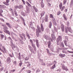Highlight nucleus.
<instances>
[{
  "mask_svg": "<svg viewBox=\"0 0 73 73\" xmlns=\"http://www.w3.org/2000/svg\"><path fill=\"white\" fill-rule=\"evenodd\" d=\"M56 40L57 42H58L59 41H61L62 40V37L61 36H58Z\"/></svg>",
  "mask_w": 73,
  "mask_h": 73,
  "instance_id": "obj_6",
  "label": "nucleus"
},
{
  "mask_svg": "<svg viewBox=\"0 0 73 73\" xmlns=\"http://www.w3.org/2000/svg\"><path fill=\"white\" fill-rule=\"evenodd\" d=\"M26 9L27 11H29V7H27Z\"/></svg>",
  "mask_w": 73,
  "mask_h": 73,
  "instance_id": "obj_59",
  "label": "nucleus"
},
{
  "mask_svg": "<svg viewBox=\"0 0 73 73\" xmlns=\"http://www.w3.org/2000/svg\"><path fill=\"white\" fill-rule=\"evenodd\" d=\"M60 51V48H58V49H57V52L58 53V52H59Z\"/></svg>",
  "mask_w": 73,
  "mask_h": 73,
  "instance_id": "obj_60",
  "label": "nucleus"
},
{
  "mask_svg": "<svg viewBox=\"0 0 73 73\" xmlns=\"http://www.w3.org/2000/svg\"><path fill=\"white\" fill-rule=\"evenodd\" d=\"M31 73V71L30 70H28L27 71V73Z\"/></svg>",
  "mask_w": 73,
  "mask_h": 73,
  "instance_id": "obj_58",
  "label": "nucleus"
},
{
  "mask_svg": "<svg viewBox=\"0 0 73 73\" xmlns=\"http://www.w3.org/2000/svg\"><path fill=\"white\" fill-rule=\"evenodd\" d=\"M50 40H51V41H52V42H53V40H54V39H53V38H52L50 37Z\"/></svg>",
  "mask_w": 73,
  "mask_h": 73,
  "instance_id": "obj_49",
  "label": "nucleus"
},
{
  "mask_svg": "<svg viewBox=\"0 0 73 73\" xmlns=\"http://www.w3.org/2000/svg\"><path fill=\"white\" fill-rule=\"evenodd\" d=\"M52 22L53 24L54 25H57V24H56V20L54 18L52 19Z\"/></svg>",
  "mask_w": 73,
  "mask_h": 73,
  "instance_id": "obj_13",
  "label": "nucleus"
},
{
  "mask_svg": "<svg viewBox=\"0 0 73 73\" xmlns=\"http://www.w3.org/2000/svg\"><path fill=\"white\" fill-rule=\"evenodd\" d=\"M63 16L64 20L66 21L67 20V17H66V16H65V14H63Z\"/></svg>",
  "mask_w": 73,
  "mask_h": 73,
  "instance_id": "obj_24",
  "label": "nucleus"
},
{
  "mask_svg": "<svg viewBox=\"0 0 73 73\" xmlns=\"http://www.w3.org/2000/svg\"><path fill=\"white\" fill-rule=\"evenodd\" d=\"M3 31L5 33H7L8 35H10L11 34H10V33L9 31H8V27L6 26H4L3 27Z\"/></svg>",
  "mask_w": 73,
  "mask_h": 73,
  "instance_id": "obj_2",
  "label": "nucleus"
},
{
  "mask_svg": "<svg viewBox=\"0 0 73 73\" xmlns=\"http://www.w3.org/2000/svg\"><path fill=\"white\" fill-rule=\"evenodd\" d=\"M67 11H68V9H65L64 10V12H67Z\"/></svg>",
  "mask_w": 73,
  "mask_h": 73,
  "instance_id": "obj_63",
  "label": "nucleus"
},
{
  "mask_svg": "<svg viewBox=\"0 0 73 73\" xmlns=\"http://www.w3.org/2000/svg\"><path fill=\"white\" fill-rule=\"evenodd\" d=\"M30 41L31 43V44H32L33 43V41H32V40H31V39L30 40Z\"/></svg>",
  "mask_w": 73,
  "mask_h": 73,
  "instance_id": "obj_57",
  "label": "nucleus"
},
{
  "mask_svg": "<svg viewBox=\"0 0 73 73\" xmlns=\"http://www.w3.org/2000/svg\"><path fill=\"white\" fill-rule=\"evenodd\" d=\"M61 14V12L58 11L57 14V15H60Z\"/></svg>",
  "mask_w": 73,
  "mask_h": 73,
  "instance_id": "obj_53",
  "label": "nucleus"
},
{
  "mask_svg": "<svg viewBox=\"0 0 73 73\" xmlns=\"http://www.w3.org/2000/svg\"><path fill=\"white\" fill-rule=\"evenodd\" d=\"M20 42L22 44H24V42H23V41H22V40H20Z\"/></svg>",
  "mask_w": 73,
  "mask_h": 73,
  "instance_id": "obj_55",
  "label": "nucleus"
},
{
  "mask_svg": "<svg viewBox=\"0 0 73 73\" xmlns=\"http://www.w3.org/2000/svg\"><path fill=\"white\" fill-rule=\"evenodd\" d=\"M14 13L16 16H18V15H17V12H16V10H14Z\"/></svg>",
  "mask_w": 73,
  "mask_h": 73,
  "instance_id": "obj_30",
  "label": "nucleus"
},
{
  "mask_svg": "<svg viewBox=\"0 0 73 73\" xmlns=\"http://www.w3.org/2000/svg\"><path fill=\"white\" fill-rule=\"evenodd\" d=\"M50 18H51L52 19H54V17L53 16V15L52 14H50Z\"/></svg>",
  "mask_w": 73,
  "mask_h": 73,
  "instance_id": "obj_35",
  "label": "nucleus"
},
{
  "mask_svg": "<svg viewBox=\"0 0 73 73\" xmlns=\"http://www.w3.org/2000/svg\"><path fill=\"white\" fill-rule=\"evenodd\" d=\"M13 63L14 65H16V61H14Z\"/></svg>",
  "mask_w": 73,
  "mask_h": 73,
  "instance_id": "obj_64",
  "label": "nucleus"
},
{
  "mask_svg": "<svg viewBox=\"0 0 73 73\" xmlns=\"http://www.w3.org/2000/svg\"><path fill=\"white\" fill-rule=\"evenodd\" d=\"M56 68V66H55V64L53 65L51 67H50V69H54Z\"/></svg>",
  "mask_w": 73,
  "mask_h": 73,
  "instance_id": "obj_25",
  "label": "nucleus"
},
{
  "mask_svg": "<svg viewBox=\"0 0 73 73\" xmlns=\"http://www.w3.org/2000/svg\"><path fill=\"white\" fill-rule=\"evenodd\" d=\"M33 48L35 52H36V47H33Z\"/></svg>",
  "mask_w": 73,
  "mask_h": 73,
  "instance_id": "obj_52",
  "label": "nucleus"
},
{
  "mask_svg": "<svg viewBox=\"0 0 73 73\" xmlns=\"http://www.w3.org/2000/svg\"><path fill=\"white\" fill-rule=\"evenodd\" d=\"M67 0H64L63 1V4H65Z\"/></svg>",
  "mask_w": 73,
  "mask_h": 73,
  "instance_id": "obj_47",
  "label": "nucleus"
},
{
  "mask_svg": "<svg viewBox=\"0 0 73 73\" xmlns=\"http://www.w3.org/2000/svg\"><path fill=\"white\" fill-rule=\"evenodd\" d=\"M65 31L66 33H68V31L70 33H73V31L71 29V28L70 27H67V28H65Z\"/></svg>",
  "mask_w": 73,
  "mask_h": 73,
  "instance_id": "obj_3",
  "label": "nucleus"
},
{
  "mask_svg": "<svg viewBox=\"0 0 73 73\" xmlns=\"http://www.w3.org/2000/svg\"><path fill=\"white\" fill-rule=\"evenodd\" d=\"M26 35H27V37H28V38L29 39L30 38V36H29V34L28 33H27Z\"/></svg>",
  "mask_w": 73,
  "mask_h": 73,
  "instance_id": "obj_38",
  "label": "nucleus"
},
{
  "mask_svg": "<svg viewBox=\"0 0 73 73\" xmlns=\"http://www.w3.org/2000/svg\"><path fill=\"white\" fill-rule=\"evenodd\" d=\"M60 27L62 32H64V25L62 24H61Z\"/></svg>",
  "mask_w": 73,
  "mask_h": 73,
  "instance_id": "obj_11",
  "label": "nucleus"
},
{
  "mask_svg": "<svg viewBox=\"0 0 73 73\" xmlns=\"http://www.w3.org/2000/svg\"><path fill=\"white\" fill-rule=\"evenodd\" d=\"M11 46L12 47V48H15L16 47V45H15V44H13V43L12 44H11Z\"/></svg>",
  "mask_w": 73,
  "mask_h": 73,
  "instance_id": "obj_27",
  "label": "nucleus"
},
{
  "mask_svg": "<svg viewBox=\"0 0 73 73\" xmlns=\"http://www.w3.org/2000/svg\"><path fill=\"white\" fill-rule=\"evenodd\" d=\"M60 9H61V7L62 6V3H60L59 5Z\"/></svg>",
  "mask_w": 73,
  "mask_h": 73,
  "instance_id": "obj_34",
  "label": "nucleus"
},
{
  "mask_svg": "<svg viewBox=\"0 0 73 73\" xmlns=\"http://www.w3.org/2000/svg\"><path fill=\"white\" fill-rule=\"evenodd\" d=\"M67 52H68L69 53H72L73 54V52L72 51H70L69 50H67Z\"/></svg>",
  "mask_w": 73,
  "mask_h": 73,
  "instance_id": "obj_51",
  "label": "nucleus"
},
{
  "mask_svg": "<svg viewBox=\"0 0 73 73\" xmlns=\"http://www.w3.org/2000/svg\"><path fill=\"white\" fill-rule=\"evenodd\" d=\"M30 50H31V52H32V53H35V52H34V51H33V49H32V48L31 49H30Z\"/></svg>",
  "mask_w": 73,
  "mask_h": 73,
  "instance_id": "obj_46",
  "label": "nucleus"
},
{
  "mask_svg": "<svg viewBox=\"0 0 73 73\" xmlns=\"http://www.w3.org/2000/svg\"><path fill=\"white\" fill-rule=\"evenodd\" d=\"M33 7L34 10L35 11V12H37L38 11V10L37 9V8H36V7H35V6H33Z\"/></svg>",
  "mask_w": 73,
  "mask_h": 73,
  "instance_id": "obj_21",
  "label": "nucleus"
},
{
  "mask_svg": "<svg viewBox=\"0 0 73 73\" xmlns=\"http://www.w3.org/2000/svg\"><path fill=\"white\" fill-rule=\"evenodd\" d=\"M26 3L29 7H32V6L31 5V4H29L27 1H26Z\"/></svg>",
  "mask_w": 73,
  "mask_h": 73,
  "instance_id": "obj_26",
  "label": "nucleus"
},
{
  "mask_svg": "<svg viewBox=\"0 0 73 73\" xmlns=\"http://www.w3.org/2000/svg\"><path fill=\"white\" fill-rule=\"evenodd\" d=\"M66 25H67L68 26V27H69V25H70L69 22L68 21L67 22Z\"/></svg>",
  "mask_w": 73,
  "mask_h": 73,
  "instance_id": "obj_42",
  "label": "nucleus"
},
{
  "mask_svg": "<svg viewBox=\"0 0 73 73\" xmlns=\"http://www.w3.org/2000/svg\"><path fill=\"white\" fill-rule=\"evenodd\" d=\"M23 64V63L22 62H21L19 63V65L20 66H21V65H22Z\"/></svg>",
  "mask_w": 73,
  "mask_h": 73,
  "instance_id": "obj_56",
  "label": "nucleus"
},
{
  "mask_svg": "<svg viewBox=\"0 0 73 73\" xmlns=\"http://www.w3.org/2000/svg\"><path fill=\"white\" fill-rule=\"evenodd\" d=\"M52 22L50 21L49 23V28H51V27H52Z\"/></svg>",
  "mask_w": 73,
  "mask_h": 73,
  "instance_id": "obj_23",
  "label": "nucleus"
},
{
  "mask_svg": "<svg viewBox=\"0 0 73 73\" xmlns=\"http://www.w3.org/2000/svg\"><path fill=\"white\" fill-rule=\"evenodd\" d=\"M10 11H11V12L12 13V15L13 16V15H14V13H13V9H10Z\"/></svg>",
  "mask_w": 73,
  "mask_h": 73,
  "instance_id": "obj_31",
  "label": "nucleus"
},
{
  "mask_svg": "<svg viewBox=\"0 0 73 73\" xmlns=\"http://www.w3.org/2000/svg\"><path fill=\"white\" fill-rule=\"evenodd\" d=\"M51 37H52V38H53V39L54 40V41H55V40H56V37L54 35V34H51Z\"/></svg>",
  "mask_w": 73,
  "mask_h": 73,
  "instance_id": "obj_15",
  "label": "nucleus"
},
{
  "mask_svg": "<svg viewBox=\"0 0 73 73\" xmlns=\"http://www.w3.org/2000/svg\"><path fill=\"white\" fill-rule=\"evenodd\" d=\"M0 8L4 9L6 8V6L5 5H0Z\"/></svg>",
  "mask_w": 73,
  "mask_h": 73,
  "instance_id": "obj_12",
  "label": "nucleus"
},
{
  "mask_svg": "<svg viewBox=\"0 0 73 73\" xmlns=\"http://www.w3.org/2000/svg\"><path fill=\"white\" fill-rule=\"evenodd\" d=\"M2 49L3 50H1V51L3 53H7V50L5 49V48H4L3 46H2Z\"/></svg>",
  "mask_w": 73,
  "mask_h": 73,
  "instance_id": "obj_7",
  "label": "nucleus"
},
{
  "mask_svg": "<svg viewBox=\"0 0 73 73\" xmlns=\"http://www.w3.org/2000/svg\"><path fill=\"white\" fill-rule=\"evenodd\" d=\"M7 64H9V63H10V62H11V58L10 57H8L7 58Z\"/></svg>",
  "mask_w": 73,
  "mask_h": 73,
  "instance_id": "obj_9",
  "label": "nucleus"
},
{
  "mask_svg": "<svg viewBox=\"0 0 73 73\" xmlns=\"http://www.w3.org/2000/svg\"><path fill=\"white\" fill-rule=\"evenodd\" d=\"M3 12V10L1 9H0V16H2V17H3V16L2 15V13Z\"/></svg>",
  "mask_w": 73,
  "mask_h": 73,
  "instance_id": "obj_16",
  "label": "nucleus"
},
{
  "mask_svg": "<svg viewBox=\"0 0 73 73\" xmlns=\"http://www.w3.org/2000/svg\"><path fill=\"white\" fill-rule=\"evenodd\" d=\"M29 57L28 56H27L26 57L25 59V62H27V61H28V60H29Z\"/></svg>",
  "mask_w": 73,
  "mask_h": 73,
  "instance_id": "obj_20",
  "label": "nucleus"
},
{
  "mask_svg": "<svg viewBox=\"0 0 73 73\" xmlns=\"http://www.w3.org/2000/svg\"><path fill=\"white\" fill-rule=\"evenodd\" d=\"M45 21L48 22V15H46L45 18Z\"/></svg>",
  "mask_w": 73,
  "mask_h": 73,
  "instance_id": "obj_17",
  "label": "nucleus"
},
{
  "mask_svg": "<svg viewBox=\"0 0 73 73\" xmlns=\"http://www.w3.org/2000/svg\"><path fill=\"white\" fill-rule=\"evenodd\" d=\"M22 15L23 16H26L25 13L23 12H22Z\"/></svg>",
  "mask_w": 73,
  "mask_h": 73,
  "instance_id": "obj_43",
  "label": "nucleus"
},
{
  "mask_svg": "<svg viewBox=\"0 0 73 73\" xmlns=\"http://www.w3.org/2000/svg\"><path fill=\"white\" fill-rule=\"evenodd\" d=\"M65 6H63L62 7L61 9H61V11H64V9H65Z\"/></svg>",
  "mask_w": 73,
  "mask_h": 73,
  "instance_id": "obj_28",
  "label": "nucleus"
},
{
  "mask_svg": "<svg viewBox=\"0 0 73 73\" xmlns=\"http://www.w3.org/2000/svg\"><path fill=\"white\" fill-rule=\"evenodd\" d=\"M0 20H1V21H3V22H4V20L2 18H0Z\"/></svg>",
  "mask_w": 73,
  "mask_h": 73,
  "instance_id": "obj_54",
  "label": "nucleus"
},
{
  "mask_svg": "<svg viewBox=\"0 0 73 73\" xmlns=\"http://www.w3.org/2000/svg\"><path fill=\"white\" fill-rule=\"evenodd\" d=\"M25 64H27V67H29V66H31V64H30V63L29 62H27L25 63Z\"/></svg>",
  "mask_w": 73,
  "mask_h": 73,
  "instance_id": "obj_19",
  "label": "nucleus"
},
{
  "mask_svg": "<svg viewBox=\"0 0 73 73\" xmlns=\"http://www.w3.org/2000/svg\"><path fill=\"white\" fill-rule=\"evenodd\" d=\"M50 45H51V42L50 41H49L48 43V48H50Z\"/></svg>",
  "mask_w": 73,
  "mask_h": 73,
  "instance_id": "obj_22",
  "label": "nucleus"
},
{
  "mask_svg": "<svg viewBox=\"0 0 73 73\" xmlns=\"http://www.w3.org/2000/svg\"><path fill=\"white\" fill-rule=\"evenodd\" d=\"M54 31H55L56 32L57 31V28L55 26H54Z\"/></svg>",
  "mask_w": 73,
  "mask_h": 73,
  "instance_id": "obj_37",
  "label": "nucleus"
},
{
  "mask_svg": "<svg viewBox=\"0 0 73 73\" xmlns=\"http://www.w3.org/2000/svg\"><path fill=\"white\" fill-rule=\"evenodd\" d=\"M9 3L8 2L6 1V2H3V4L5 5H9V3Z\"/></svg>",
  "mask_w": 73,
  "mask_h": 73,
  "instance_id": "obj_29",
  "label": "nucleus"
},
{
  "mask_svg": "<svg viewBox=\"0 0 73 73\" xmlns=\"http://www.w3.org/2000/svg\"><path fill=\"white\" fill-rule=\"evenodd\" d=\"M68 37L66 36L65 37V38L64 40V42L65 44V45L66 46H68V44H66V42H67V41H68Z\"/></svg>",
  "mask_w": 73,
  "mask_h": 73,
  "instance_id": "obj_5",
  "label": "nucleus"
},
{
  "mask_svg": "<svg viewBox=\"0 0 73 73\" xmlns=\"http://www.w3.org/2000/svg\"><path fill=\"white\" fill-rule=\"evenodd\" d=\"M4 35H1V40H3V38H4Z\"/></svg>",
  "mask_w": 73,
  "mask_h": 73,
  "instance_id": "obj_36",
  "label": "nucleus"
},
{
  "mask_svg": "<svg viewBox=\"0 0 73 73\" xmlns=\"http://www.w3.org/2000/svg\"><path fill=\"white\" fill-rule=\"evenodd\" d=\"M12 54L13 56H12V54H9V56H10V57H13V56H14V55H13V53H12Z\"/></svg>",
  "mask_w": 73,
  "mask_h": 73,
  "instance_id": "obj_44",
  "label": "nucleus"
},
{
  "mask_svg": "<svg viewBox=\"0 0 73 73\" xmlns=\"http://www.w3.org/2000/svg\"><path fill=\"white\" fill-rule=\"evenodd\" d=\"M16 70V69L11 70V73H13V72H15Z\"/></svg>",
  "mask_w": 73,
  "mask_h": 73,
  "instance_id": "obj_41",
  "label": "nucleus"
},
{
  "mask_svg": "<svg viewBox=\"0 0 73 73\" xmlns=\"http://www.w3.org/2000/svg\"><path fill=\"white\" fill-rule=\"evenodd\" d=\"M47 52L48 53V54H50V53L49 52V51L48 49H46Z\"/></svg>",
  "mask_w": 73,
  "mask_h": 73,
  "instance_id": "obj_48",
  "label": "nucleus"
},
{
  "mask_svg": "<svg viewBox=\"0 0 73 73\" xmlns=\"http://www.w3.org/2000/svg\"><path fill=\"white\" fill-rule=\"evenodd\" d=\"M40 72V70H39V69H37L36 71V72L38 73V72Z\"/></svg>",
  "mask_w": 73,
  "mask_h": 73,
  "instance_id": "obj_61",
  "label": "nucleus"
},
{
  "mask_svg": "<svg viewBox=\"0 0 73 73\" xmlns=\"http://www.w3.org/2000/svg\"><path fill=\"white\" fill-rule=\"evenodd\" d=\"M36 30V36L37 37H39L40 35L39 33H42L43 32H44V27L43 25L42 24H41V27H39L38 26H37Z\"/></svg>",
  "mask_w": 73,
  "mask_h": 73,
  "instance_id": "obj_1",
  "label": "nucleus"
},
{
  "mask_svg": "<svg viewBox=\"0 0 73 73\" xmlns=\"http://www.w3.org/2000/svg\"><path fill=\"white\" fill-rule=\"evenodd\" d=\"M19 9H24V7L22 5H19L18 6Z\"/></svg>",
  "mask_w": 73,
  "mask_h": 73,
  "instance_id": "obj_14",
  "label": "nucleus"
},
{
  "mask_svg": "<svg viewBox=\"0 0 73 73\" xmlns=\"http://www.w3.org/2000/svg\"><path fill=\"white\" fill-rule=\"evenodd\" d=\"M14 8L15 9H17V8H19V6L17 5L15 6L14 7Z\"/></svg>",
  "mask_w": 73,
  "mask_h": 73,
  "instance_id": "obj_45",
  "label": "nucleus"
},
{
  "mask_svg": "<svg viewBox=\"0 0 73 73\" xmlns=\"http://www.w3.org/2000/svg\"><path fill=\"white\" fill-rule=\"evenodd\" d=\"M62 51V52L63 53H66V51H65V50H63Z\"/></svg>",
  "mask_w": 73,
  "mask_h": 73,
  "instance_id": "obj_62",
  "label": "nucleus"
},
{
  "mask_svg": "<svg viewBox=\"0 0 73 73\" xmlns=\"http://www.w3.org/2000/svg\"><path fill=\"white\" fill-rule=\"evenodd\" d=\"M21 0L23 2V4L25 5V1H24V0Z\"/></svg>",
  "mask_w": 73,
  "mask_h": 73,
  "instance_id": "obj_50",
  "label": "nucleus"
},
{
  "mask_svg": "<svg viewBox=\"0 0 73 73\" xmlns=\"http://www.w3.org/2000/svg\"><path fill=\"white\" fill-rule=\"evenodd\" d=\"M61 65L62 66V68L63 70H65L66 72H67V71H68L69 70L67 68V67H66L64 64H61Z\"/></svg>",
  "mask_w": 73,
  "mask_h": 73,
  "instance_id": "obj_4",
  "label": "nucleus"
},
{
  "mask_svg": "<svg viewBox=\"0 0 73 73\" xmlns=\"http://www.w3.org/2000/svg\"><path fill=\"white\" fill-rule=\"evenodd\" d=\"M43 37H44V38H45V39H46V40H50V39L51 38H50V37L47 35H44Z\"/></svg>",
  "mask_w": 73,
  "mask_h": 73,
  "instance_id": "obj_10",
  "label": "nucleus"
},
{
  "mask_svg": "<svg viewBox=\"0 0 73 73\" xmlns=\"http://www.w3.org/2000/svg\"><path fill=\"white\" fill-rule=\"evenodd\" d=\"M6 24L7 26L9 28H12V27H11L10 24L8 23H6Z\"/></svg>",
  "mask_w": 73,
  "mask_h": 73,
  "instance_id": "obj_18",
  "label": "nucleus"
},
{
  "mask_svg": "<svg viewBox=\"0 0 73 73\" xmlns=\"http://www.w3.org/2000/svg\"><path fill=\"white\" fill-rule=\"evenodd\" d=\"M44 3H43V2H42L41 4V7H42V8H43V7H44Z\"/></svg>",
  "mask_w": 73,
  "mask_h": 73,
  "instance_id": "obj_40",
  "label": "nucleus"
},
{
  "mask_svg": "<svg viewBox=\"0 0 73 73\" xmlns=\"http://www.w3.org/2000/svg\"><path fill=\"white\" fill-rule=\"evenodd\" d=\"M60 46L62 47H64V44L62 42Z\"/></svg>",
  "mask_w": 73,
  "mask_h": 73,
  "instance_id": "obj_32",
  "label": "nucleus"
},
{
  "mask_svg": "<svg viewBox=\"0 0 73 73\" xmlns=\"http://www.w3.org/2000/svg\"><path fill=\"white\" fill-rule=\"evenodd\" d=\"M65 54H61V55H60V56L61 57H65Z\"/></svg>",
  "mask_w": 73,
  "mask_h": 73,
  "instance_id": "obj_39",
  "label": "nucleus"
},
{
  "mask_svg": "<svg viewBox=\"0 0 73 73\" xmlns=\"http://www.w3.org/2000/svg\"><path fill=\"white\" fill-rule=\"evenodd\" d=\"M44 14H45V12L44 11L42 13L40 14L41 17H42V16H43L44 15Z\"/></svg>",
  "mask_w": 73,
  "mask_h": 73,
  "instance_id": "obj_33",
  "label": "nucleus"
},
{
  "mask_svg": "<svg viewBox=\"0 0 73 73\" xmlns=\"http://www.w3.org/2000/svg\"><path fill=\"white\" fill-rule=\"evenodd\" d=\"M35 42L37 48H39L40 44H39V43L38 42V40H35Z\"/></svg>",
  "mask_w": 73,
  "mask_h": 73,
  "instance_id": "obj_8",
  "label": "nucleus"
}]
</instances>
